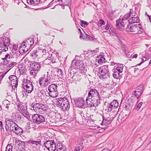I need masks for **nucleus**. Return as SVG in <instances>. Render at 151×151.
<instances>
[{
  "label": "nucleus",
  "instance_id": "f257e3e1",
  "mask_svg": "<svg viewBox=\"0 0 151 151\" xmlns=\"http://www.w3.org/2000/svg\"><path fill=\"white\" fill-rule=\"evenodd\" d=\"M29 68L30 70V75L33 77H35L37 72L40 70L41 68V64L40 63L28 60Z\"/></svg>",
  "mask_w": 151,
  "mask_h": 151
},
{
  "label": "nucleus",
  "instance_id": "f03ea898",
  "mask_svg": "<svg viewBox=\"0 0 151 151\" xmlns=\"http://www.w3.org/2000/svg\"><path fill=\"white\" fill-rule=\"evenodd\" d=\"M40 54L42 55V57H43L45 58V60L44 61L46 63H54L55 62V58L53 57L52 52H48L44 49L40 50Z\"/></svg>",
  "mask_w": 151,
  "mask_h": 151
},
{
  "label": "nucleus",
  "instance_id": "7ed1b4c3",
  "mask_svg": "<svg viewBox=\"0 0 151 151\" xmlns=\"http://www.w3.org/2000/svg\"><path fill=\"white\" fill-rule=\"evenodd\" d=\"M126 30L127 31L134 32L135 34H141L144 31L142 25L140 24H137L132 26L129 25Z\"/></svg>",
  "mask_w": 151,
  "mask_h": 151
},
{
  "label": "nucleus",
  "instance_id": "20e7f679",
  "mask_svg": "<svg viewBox=\"0 0 151 151\" xmlns=\"http://www.w3.org/2000/svg\"><path fill=\"white\" fill-rule=\"evenodd\" d=\"M99 73L100 79H103L107 78L109 76L108 65H103L100 67L99 70Z\"/></svg>",
  "mask_w": 151,
  "mask_h": 151
},
{
  "label": "nucleus",
  "instance_id": "39448f33",
  "mask_svg": "<svg viewBox=\"0 0 151 151\" xmlns=\"http://www.w3.org/2000/svg\"><path fill=\"white\" fill-rule=\"evenodd\" d=\"M108 112L106 113L102 116L103 121L101 124L102 125H107L111 123V121L115 117V113Z\"/></svg>",
  "mask_w": 151,
  "mask_h": 151
},
{
  "label": "nucleus",
  "instance_id": "423d86ee",
  "mask_svg": "<svg viewBox=\"0 0 151 151\" xmlns=\"http://www.w3.org/2000/svg\"><path fill=\"white\" fill-rule=\"evenodd\" d=\"M135 90V91L132 92L131 99L133 100L134 98L135 100H137V103L139 101V100L137 99L141 96L143 92V85H141L137 86Z\"/></svg>",
  "mask_w": 151,
  "mask_h": 151
},
{
  "label": "nucleus",
  "instance_id": "0eeeda50",
  "mask_svg": "<svg viewBox=\"0 0 151 151\" xmlns=\"http://www.w3.org/2000/svg\"><path fill=\"white\" fill-rule=\"evenodd\" d=\"M10 40L8 37H5L3 38L2 41L0 42V55L2 52H6L8 50V47L10 44Z\"/></svg>",
  "mask_w": 151,
  "mask_h": 151
},
{
  "label": "nucleus",
  "instance_id": "6e6552de",
  "mask_svg": "<svg viewBox=\"0 0 151 151\" xmlns=\"http://www.w3.org/2000/svg\"><path fill=\"white\" fill-rule=\"evenodd\" d=\"M33 42L34 40L32 39H27L22 43L19 50H22L23 52H27L29 47L33 44Z\"/></svg>",
  "mask_w": 151,
  "mask_h": 151
},
{
  "label": "nucleus",
  "instance_id": "1a4fd4ad",
  "mask_svg": "<svg viewBox=\"0 0 151 151\" xmlns=\"http://www.w3.org/2000/svg\"><path fill=\"white\" fill-rule=\"evenodd\" d=\"M88 96L91 99V100L94 99L100 102L101 97L98 92L96 89L93 88L91 89L88 93Z\"/></svg>",
  "mask_w": 151,
  "mask_h": 151
},
{
  "label": "nucleus",
  "instance_id": "9d476101",
  "mask_svg": "<svg viewBox=\"0 0 151 151\" xmlns=\"http://www.w3.org/2000/svg\"><path fill=\"white\" fill-rule=\"evenodd\" d=\"M49 95L52 97H56L58 95L57 86L55 84L50 85L48 88Z\"/></svg>",
  "mask_w": 151,
  "mask_h": 151
},
{
  "label": "nucleus",
  "instance_id": "9b49d317",
  "mask_svg": "<svg viewBox=\"0 0 151 151\" xmlns=\"http://www.w3.org/2000/svg\"><path fill=\"white\" fill-rule=\"evenodd\" d=\"M44 146L49 151H55L56 149V143L54 140H48L45 142Z\"/></svg>",
  "mask_w": 151,
  "mask_h": 151
},
{
  "label": "nucleus",
  "instance_id": "f8f14e48",
  "mask_svg": "<svg viewBox=\"0 0 151 151\" xmlns=\"http://www.w3.org/2000/svg\"><path fill=\"white\" fill-rule=\"evenodd\" d=\"M18 111L25 117H29V114L27 110L26 106L23 103L18 104H17Z\"/></svg>",
  "mask_w": 151,
  "mask_h": 151
},
{
  "label": "nucleus",
  "instance_id": "ddd939ff",
  "mask_svg": "<svg viewBox=\"0 0 151 151\" xmlns=\"http://www.w3.org/2000/svg\"><path fill=\"white\" fill-rule=\"evenodd\" d=\"M22 87L27 93H31L33 89V86L32 83L29 80L26 81L25 83H23Z\"/></svg>",
  "mask_w": 151,
  "mask_h": 151
},
{
  "label": "nucleus",
  "instance_id": "4468645a",
  "mask_svg": "<svg viewBox=\"0 0 151 151\" xmlns=\"http://www.w3.org/2000/svg\"><path fill=\"white\" fill-rule=\"evenodd\" d=\"M32 119L33 122L37 124L43 123L45 121V118L42 115L36 114L33 115Z\"/></svg>",
  "mask_w": 151,
  "mask_h": 151
},
{
  "label": "nucleus",
  "instance_id": "2eb2a0df",
  "mask_svg": "<svg viewBox=\"0 0 151 151\" xmlns=\"http://www.w3.org/2000/svg\"><path fill=\"white\" fill-rule=\"evenodd\" d=\"M91 98L88 96L86 99V102L88 107H92L97 106L100 104V102L98 101H96L94 99L91 100Z\"/></svg>",
  "mask_w": 151,
  "mask_h": 151
},
{
  "label": "nucleus",
  "instance_id": "dca6fc26",
  "mask_svg": "<svg viewBox=\"0 0 151 151\" xmlns=\"http://www.w3.org/2000/svg\"><path fill=\"white\" fill-rule=\"evenodd\" d=\"M83 63L80 60L74 59L72 61L70 67L72 69H79L81 66H83Z\"/></svg>",
  "mask_w": 151,
  "mask_h": 151
},
{
  "label": "nucleus",
  "instance_id": "f3484780",
  "mask_svg": "<svg viewBox=\"0 0 151 151\" xmlns=\"http://www.w3.org/2000/svg\"><path fill=\"white\" fill-rule=\"evenodd\" d=\"M49 79L47 78L45 75H44L43 77H40L39 80V83L40 86H46L50 83Z\"/></svg>",
  "mask_w": 151,
  "mask_h": 151
},
{
  "label": "nucleus",
  "instance_id": "a211bd4d",
  "mask_svg": "<svg viewBox=\"0 0 151 151\" xmlns=\"http://www.w3.org/2000/svg\"><path fill=\"white\" fill-rule=\"evenodd\" d=\"M61 109L62 111L68 110L70 108V104L69 101L66 98H64Z\"/></svg>",
  "mask_w": 151,
  "mask_h": 151
},
{
  "label": "nucleus",
  "instance_id": "6ab92c4d",
  "mask_svg": "<svg viewBox=\"0 0 151 151\" xmlns=\"http://www.w3.org/2000/svg\"><path fill=\"white\" fill-rule=\"evenodd\" d=\"M86 119L87 120V125L92 129H96L98 128V126L94 124V121L89 117H86Z\"/></svg>",
  "mask_w": 151,
  "mask_h": 151
},
{
  "label": "nucleus",
  "instance_id": "aec40b11",
  "mask_svg": "<svg viewBox=\"0 0 151 151\" xmlns=\"http://www.w3.org/2000/svg\"><path fill=\"white\" fill-rule=\"evenodd\" d=\"M76 106L79 108H85V101L83 98H79L77 99L76 101Z\"/></svg>",
  "mask_w": 151,
  "mask_h": 151
},
{
  "label": "nucleus",
  "instance_id": "412c9836",
  "mask_svg": "<svg viewBox=\"0 0 151 151\" xmlns=\"http://www.w3.org/2000/svg\"><path fill=\"white\" fill-rule=\"evenodd\" d=\"M5 129L6 131L7 132L9 130H11V127L14 123V122L12 119H6L5 120Z\"/></svg>",
  "mask_w": 151,
  "mask_h": 151
},
{
  "label": "nucleus",
  "instance_id": "4be33fe9",
  "mask_svg": "<svg viewBox=\"0 0 151 151\" xmlns=\"http://www.w3.org/2000/svg\"><path fill=\"white\" fill-rule=\"evenodd\" d=\"M11 85L14 84V88H17L18 83V79L15 75H11L9 77Z\"/></svg>",
  "mask_w": 151,
  "mask_h": 151
},
{
  "label": "nucleus",
  "instance_id": "5701e85b",
  "mask_svg": "<svg viewBox=\"0 0 151 151\" xmlns=\"http://www.w3.org/2000/svg\"><path fill=\"white\" fill-rule=\"evenodd\" d=\"M54 71L49 70L47 72L46 77L49 79V81L50 83L53 82L55 80V75L54 74Z\"/></svg>",
  "mask_w": 151,
  "mask_h": 151
},
{
  "label": "nucleus",
  "instance_id": "b1692460",
  "mask_svg": "<svg viewBox=\"0 0 151 151\" xmlns=\"http://www.w3.org/2000/svg\"><path fill=\"white\" fill-rule=\"evenodd\" d=\"M116 27L119 29L124 28L125 25L127 23L119 18V19L116 21Z\"/></svg>",
  "mask_w": 151,
  "mask_h": 151
},
{
  "label": "nucleus",
  "instance_id": "393cba45",
  "mask_svg": "<svg viewBox=\"0 0 151 151\" xmlns=\"http://www.w3.org/2000/svg\"><path fill=\"white\" fill-rule=\"evenodd\" d=\"M41 140L39 139H37L35 140L30 139L29 143L32 145L33 147H36L41 145Z\"/></svg>",
  "mask_w": 151,
  "mask_h": 151
},
{
  "label": "nucleus",
  "instance_id": "a878e982",
  "mask_svg": "<svg viewBox=\"0 0 151 151\" xmlns=\"http://www.w3.org/2000/svg\"><path fill=\"white\" fill-rule=\"evenodd\" d=\"M40 50H34L31 53V55L35 59L41 58L42 57V55L40 54Z\"/></svg>",
  "mask_w": 151,
  "mask_h": 151
},
{
  "label": "nucleus",
  "instance_id": "bb28decb",
  "mask_svg": "<svg viewBox=\"0 0 151 151\" xmlns=\"http://www.w3.org/2000/svg\"><path fill=\"white\" fill-rule=\"evenodd\" d=\"M14 128H14V129H13L12 131L14 132L17 134L20 135L23 133L22 129L19 127L17 125Z\"/></svg>",
  "mask_w": 151,
  "mask_h": 151
},
{
  "label": "nucleus",
  "instance_id": "cd10ccee",
  "mask_svg": "<svg viewBox=\"0 0 151 151\" xmlns=\"http://www.w3.org/2000/svg\"><path fill=\"white\" fill-rule=\"evenodd\" d=\"M140 20L137 16L136 17H132L129 20V23L132 24L135 23H138Z\"/></svg>",
  "mask_w": 151,
  "mask_h": 151
},
{
  "label": "nucleus",
  "instance_id": "c85d7f7f",
  "mask_svg": "<svg viewBox=\"0 0 151 151\" xmlns=\"http://www.w3.org/2000/svg\"><path fill=\"white\" fill-rule=\"evenodd\" d=\"M40 103H33L32 105L31 109L35 111L40 110Z\"/></svg>",
  "mask_w": 151,
  "mask_h": 151
},
{
  "label": "nucleus",
  "instance_id": "c756f323",
  "mask_svg": "<svg viewBox=\"0 0 151 151\" xmlns=\"http://www.w3.org/2000/svg\"><path fill=\"white\" fill-rule=\"evenodd\" d=\"M81 40H91L92 39V37L84 32V34H81L80 36Z\"/></svg>",
  "mask_w": 151,
  "mask_h": 151
},
{
  "label": "nucleus",
  "instance_id": "7c9ffc66",
  "mask_svg": "<svg viewBox=\"0 0 151 151\" xmlns=\"http://www.w3.org/2000/svg\"><path fill=\"white\" fill-rule=\"evenodd\" d=\"M109 34L111 36H116L118 38L120 37V36L117 33L116 30L112 28H110L109 29Z\"/></svg>",
  "mask_w": 151,
  "mask_h": 151
},
{
  "label": "nucleus",
  "instance_id": "2f4dec72",
  "mask_svg": "<svg viewBox=\"0 0 151 151\" xmlns=\"http://www.w3.org/2000/svg\"><path fill=\"white\" fill-rule=\"evenodd\" d=\"M123 68L124 66L123 64L118 63V64H116V65H115L114 69H115L116 71H118L122 73L123 71Z\"/></svg>",
  "mask_w": 151,
  "mask_h": 151
},
{
  "label": "nucleus",
  "instance_id": "473e14b6",
  "mask_svg": "<svg viewBox=\"0 0 151 151\" xmlns=\"http://www.w3.org/2000/svg\"><path fill=\"white\" fill-rule=\"evenodd\" d=\"M72 73L73 74V76H72V78H73L75 79L76 81H79L81 79V75L80 74H77L76 75H75L76 74V72H74L73 71L70 72V74H71V75Z\"/></svg>",
  "mask_w": 151,
  "mask_h": 151
},
{
  "label": "nucleus",
  "instance_id": "72a5a7b5",
  "mask_svg": "<svg viewBox=\"0 0 151 151\" xmlns=\"http://www.w3.org/2000/svg\"><path fill=\"white\" fill-rule=\"evenodd\" d=\"M96 60L98 63L100 64H102V63H105L106 61V60L104 56L102 55H100L98 56L96 58Z\"/></svg>",
  "mask_w": 151,
  "mask_h": 151
},
{
  "label": "nucleus",
  "instance_id": "f704fd0d",
  "mask_svg": "<svg viewBox=\"0 0 151 151\" xmlns=\"http://www.w3.org/2000/svg\"><path fill=\"white\" fill-rule=\"evenodd\" d=\"M130 16V14L127 13L124 16H120L119 18L127 23L128 22H129V19H128Z\"/></svg>",
  "mask_w": 151,
  "mask_h": 151
},
{
  "label": "nucleus",
  "instance_id": "c9c22d12",
  "mask_svg": "<svg viewBox=\"0 0 151 151\" xmlns=\"http://www.w3.org/2000/svg\"><path fill=\"white\" fill-rule=\"evenodd\" d=\"M138 10L136 8H134V9H132L130 10V15H131L132 16L136 17L137 16L138 13Z\"/></svg>",
  "mask_w": 151,
  "mask_h": 151
},
{
  "label": "nucleus",
  "instance_id": "e433bc0d",
  "mask_svg": "<svg viewBox=\"0 0 151 151\" xmlns=\"http://www.w3.org/2000/svg\"><path fill=\"white\" fill-rule=\"evenodd\" d=\"M63 98H60V99H58L55 101V104L58 107L61 108L63 101Z\"/></svg>",
  "mask_w": 151,
  "mask_h": 151
},
{
  "label": "nucleus",
  "instance_id": "4c0bfd02",
  "mask_svg": "<svg viewBox=\"0 0 151 151\" xmlns=\"http://www.w3.org/2000/svg\"><path fill=\"white\" fill-rule=\"evenodd\" d=\"M88 68L87 67H85L83 64V66L81 67L79 69L80 70V71L81 73L83 75L86 74L87 72V69Z\"/></svg>",
  "mask_w": 151,
  "mask_h": 151
},
{
  "label": "nucleus",
  "instance_id": "58836bf2",
  "mask_svg": "<svg viewBox=\"0 0 151 151\" xmlns=\"http://www.w3.org/2000/svg\"><path fill=\"white\" fill-rule=\"evenodd\" d=\"M27 1L28 4L34 5H37L40 1V0H27Z\"/></svg>",
  "mask_w": 151,
  "mask_h": 151
},
{
  "label": "nucleus",
  "instance_id": "ea45409f",
  "mask_svg": "<svg viewBox=\"0 0 151 151\" xmlns=\"http://www.w3.org/2000/svg\"><path fill=\"white\" fill-rule=\"evenodd\" d=\"M115 107H114L111 104V103L109 104L108 105H107V109H106V110L107 111L108 113L110 112L111 113V114H113V112H112L111 111L112 109L115 108Z\"/></svg>",
  "mask_w": 151,
  "mask_h": 151
},
{
  "label": "nucleus",
  "instance_id": "a19ab883",
  "mask_svg": "<svg viewBox=\"0 0 151 151\" xmlns=\"http://www.w3.org/2000/svg\"><path fill=\"white\" fill-rule=\"evenodd\" d=\"M114 72L113 74V77L116 79H118L119 78L120 76V73H121L118 71H116L115 69H114Z\"/></svg>",
  "mask_w": 151,
  "mask_h": 151
},
{
  "label": "nucleus",
  "instance_id": "79ce46f5",
  "mask_svg": "<svg viewBox=\"0 0 151 151\" xmlns=\"http://www.w3.org/2000/svg\"><path fill=\"white\" fill-rule=\"evenodd\" d=\"M48 109V107L46 105L40 103V110H41L43 111H45Z\"/></svg>",
  "mask_w": 151,
  "mask_h": 151
},
{
  "label": "nucleus",
  "instance_id": "37998d69",
  "mask_svg": "<svg viewBox=\"0 0 151 151\" xmlns=\"http://www.w3.org/2000/svg\"><path fill=\"white\" fill-rule=\"evenodd\" d=\"M66 150V147L62 145H59L58 148L57 149V151H65Z\"/></svg>",
  "mask_w": 151,
  "mask_h": 151
},
{
  "label": "nucleus",
  "instance_id": "c03bdc74",
  "mask_svg": "<svg viewBox=\"0 0 151 151\" xmlns=\"http://www.w3.org/2000/svg\"><path fill=\"white\" fill-rule=\"evenodd\" d=\"M127 115V114L123 112L121 113L118 117V120L122 121Z\"/></svg>",
  "mask_w": 151,
  "mask_h": 151
},
{
  "label": "nucleus",
  "instance_id": "a18cd8bd",
  "mask_svg": "<svg viewBox=\"0 0 151 151\" xmlns=\"http://www.w3.org/2000/svg\"><path fill=\"white\" fill-rule=\"evenodd\" d=\"M8 64V65H7V66L12 68L17 65V63L16 62L10 61Z\"/></svg>",
  "mask_w": 151,
  "mask_h": 151
},
{
  "label": "nucleus",
  "instance_id": "49530a36",
  "mask_svg": "<svg viewBox=\"0 0 151 151\" xmlns=\"http://www.w3.org/2000/svg\"><path fill=\"white\" fill-rule=\"evenodd\" d=\"M111 103L114 107H115V108H117L119 106L118 102L116 100H114Z\"/></svg>",
  "mask_w": 151,
  "mask_h": 151
},
{
  "label": "nucleus",
  "instance_id": "de8ad7c7",
  "mask_svg": "<svg viewBox=\"0 0 151 151\" xmlns=\"http://www.w3.org/2000/svg\"><path fill=\"white\" fill-rule=\"evenodd\" d=\"M142 104V102H140L138 104H137L135 106V108L137 110H139Z\"/></svg>",
  "mask_w": 151,
  "mask_h": 151
},
{
  "label": "nucleus",
  "instance_id": "09e8293b",
  "mask_svg": "<svg viewBox=\"0 0 151 151\" xmlns=\"http://www.w3.org/2000/svg\"><path fill=\"white\" fill-rule=\"evenodd\" d=\"M18 145H19V147H20L22 148H23L25 147V143L24 142L19 140Z\"/></svg>",
  "mask_w": 151,
  "mask_h": 151
},
{
  "label": "nucleus",
  "instance_id": "8fccbe9b",
  "mask_svg": "<svg viewBox=\"0 0 151 151\" xmlns=\"http://www.w3.org/2000/svg\"><path fill=\"white\" fill-rule=\"evenodd\" d=\"M105 24V22L103 20L101 19L99 20L97 23V25L98 27H101L102 25H104Z\"/></svg>",
  "mask_w": 151,
  "mask_h": 151
},
{
  "label": "nucleus",
  "instance_id": "3c124183",
  "mask_svg": "<svg viewBox=\"0 0 151 151\" xmlns=\"http://www.w3.org/2000/svg\"><path fill=\"white\" fill-rule=\"evenodd\" d=\"M56 71L58 73L57 76H59L60 75L62 76L63 75V72L61 69H57Z\"/></svg>",
  "mask_w": 151,
  "mask_h": 151
},
{
  "label": "nucleus",
  "instance_id": "603ef678",
  "mask_svg": "<svg viewBox=\"0 0 151 151\" xmlns=\"http://www.w3.org/2000/svg\"><path fill=\"white\" fill-rule=\"evenodd\" d=\"M81 25L83 27H86L88 24V23L86 21L82 20H81Z\"/></svg>",
  "mask_w": 151,
  "mask_h": 151
},
{
  "label": "nucleus",
  "instance_id": "864d4df0",
  "mask_svg": "<svg viewBox=\"0 0 151 151\" xmlns=\"http://www.w3.org/2000/svg\"><path fill=\"white\" fill-rule=\"evenodd\" d=\"M12 106V105L10 104H6L5 106L6 107L5 110L7 111L8 110H11V109Z\"/></svg>",
  "mask_w": 151,
  "mask_h": 151
},
{
  "label": "nucleus",
  "instance_id": "5fc2aeb1",
  "mask_svg": "<svg viewBox=\"0 0 151 151\" xmlns=\"http://www.w3.org/2000/svg\"><path fill=\"white\" fill-rule=\"evenodd\" d=\"M12 147L10 145H8L6 147V151H12Z\"/></svg>",
  "mask_w": 151,
  "mask_h": 151
},
{
  "label": "nucleus",
  "instance_id": "6e6d98bb",
  "mask_svg": "<svg viewBox=\"0 0 151 151\" xmlns=\"http://www.w3.org/2000/svg\"><path fill=\"white\" fill-rule=\"evenodd\" d=\"M124 107L125 108L126 110H128L129 109L130 106L128 103H125L124 105Z\"/></svg>",
  "mask_w": 151,
  "mask_h": 151
},
{
  "label": "nucleus",
  "instance_id": "4d7b16f0",
  "mask_svg": "<svg viewBox=\"0 0 151 151\" xmlns=\"http://www.w3.org/2000/svg\"><path fill=\"white\" fill-rule=\"evenodd\" d=\"M93 54H95L99 51V49L98 48H96L95 50H91L90 51Z\"/></svg>",
  "mask_w": 151,
  "mask_h": 151
},
{
  "label": "nucleus",
  "instance_id": "13d9d810",
  "mask_svg": "<svg viewBox=\"0 0 151 151\" xmlns=\"http://www.w3.org/2000/svg\"><path fill=\"white\" fill-rule=\"evenodd\" d=\"M11 58H12V57H11L8 54H7L5 55V57L4 58H2V59L3 60H8L7 59Z\"/></svg>",
  "mask_w": 151,
  "mask_h": 151
},
{
  "label": "nucleus",
  "instance_id": "bf43d9fd",
  "mask_svg": "<svg viewBox=\"0 0 151 151\" xmlns=\"http://www.w3.org/2000/svg\"><path fill=\"white\" fill-rule=\"evenodd\" d=\"M10 58H9V59H7L8 60H4V64H8L10 62Z\"/></svg>",
  "mask_w": 151,
  "mask_h": 151
},
{
  "label": "nucleus",
  "instance_id": "052dcab7",
  "mask_svg": "<svg viewBox=\"0 0 151 151\" xmlns=\"http://www.w3.org/2000/svg\"><path fill=\"white\" fill-rule=\"evenodd\" d=\"M17 125V124L14 122V123L13 124V125L12 126V127H11V131H12L13 130V129H14V128H15L14 127H16Z\"/></svg>",
  "mask_w": 151,
  "mask_h": 151
},
{
  "label": "nucleus",
  "instance_id": "680f3d73",
  "mask_svg": "<svg viewBox=\"0 0 151 151\" xmlns=\"http://www.w3.org/2000/svg\"><path fill=\"white\" fill-rule=\"evenodd\" d=\"M13 48L14 50H17L18 49V46L17 45H14L13 47Z\"/></svg>",
  "mask_w": 151,
  "mask_h": 151
},
{
  "label": "nucleus",
  "instance_id": "e2e57ef3",
  "mask_svg": "<svg viewBox=\"0 0 151 151\" xmlns=\"http://www.w3.org/2000/svg\"><path fill=\"white\" fill-rule=\"evenodd\" d=\"M80 147L79 146H78L76 147L74 150L75 151H79L80 150Z\"/></svg>",
  "mask_w": 151,
  "mask_h": 151
},
{
  "label": "nucleus",
  "instance_id": "0e129e2a",
  "mask_svg": "<svg viewBox=\"0 0 151 151\" xmlns=\"http://www.w3.org/2000/svg\"><path fill=\"white\" fill-rule=\"evenodd\" d=\"M110 27V26L109 24H107L106 25L105 29L106 30H108L109 29Z\"/></svg>",
  "mask_w": 151,
  "mask_h": 151
},
{
  "label": "nucleus",
  "instance_id": "69168bd1",
  "mask_svg": "<svg viewBox=\"0 0 151 151\" xmlns=\"http://www.w3.org/2000/svg\"><path fill=\"white\" fill-rule=\"evenodd\" d=\"M15 116L18 118V119H20L21 118V115L18 114H16Z\"/></svg>",
  "mask_w": 151,
  "mask_h": 151
},
{
  "label": "nucleus",
  "instance_id": "338daca9",
  "mask_svg": "<svg viewBox=\"0 0 151 151\" xmlns=\"http://www.w3.org/2000/svg\"><path fill=\"white\" fill-rule=\"evenodd\" d=\"M19 70L20 71V73L21 74H24V73H25V70H24V69H23V70H22V69H19Z\"/></svg>",
  "mask_w": 151,
  "mask_h": 151
},
{
  "label": "nucleus",
  "instance_id": "774afa93",
  "mask_svg": "<svg viewBox=\"0 0 151 151\" xmlns=\"http://www.w3.org/2000/svg\"><path fill=\"white\" fill-rule=\"evenodd\" d=\"M138 55L137 54H135L133 55H132V58H136L137 57Z\"/></svg>",
  "mask_w": 151,
  "mask_h": 151
}]
</instances>
